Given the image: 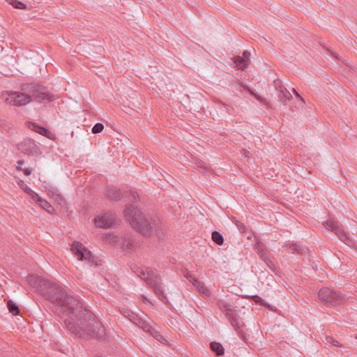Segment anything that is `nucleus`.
I'll use <instances>...</instances> for the list:
<instances>
[{
    "label": "nucleus",
    "instance_id": "obj_1",
    "mask_svg": "<svg viewBox=\"0 0 357 357\" xmlns=\"http://www.w3.org/2000/svg\"><path fill=\"white\" fill-rule=\"evenodd\" d=\"M26 280L53 305V312L63 319L67 328L75 336L89 339L105 335V328L94 314L58 283L35 275H29Z\"/></svg>",
    "mask_w": 357,
    "mask_h": 357
},
{
    "label": "nucleus",
    "instance_id": "obj_2",
    "mask_svg": "<svg viewBox=\"0 0 357 357\" xmlns=\"http://www.w3.org/2000/svg\"><path fill=\"white\" fill-rule=\"evenodd\" d=\"M54 100V96L46 88L36 84H26L22 86V91L8 92L6 101L14 106H24L35 100L39 103H47Z\"/></svg>",
    "mask_w": 357,
    "mask_h": 357
},
{
    "label": "nucleus",
    "instance_id": "obj_3",
    "mask_svg": "<svg viewBox=\"0 0 357 357\" xmlns=\"http://www.w3.org/2000/svg\"><path fill=\"white\" fill-rule=\"evenodd\" d=\"M124 215L130 225L144 236L151 235L159 225L158 220L145 217L139 209L132 205L126 207Z\"/></svg>",
    "mask_w": 357,
    "mask_h": 357
},
{
    "label": "nucleus",
    "instance_id": "obj_4",
    "mask_svg": "<svg viewBox=\"0 0 357 357\" xmlns=\"http://www.w3.org/2000/svg\"><path fill=\"white\" fill-rule=\"evenodd\" d=\"M134 273L146 282V284L153 289L157 297L164 303H167L168 300L165 296L162 286V280L160 277L152 269L147 268L146 270L135 266L132 268Z\"/></svg>",
    "mask_w": 357,
    "mask_h": 357
},
{
    "label": "nucleus",
    "instance_id": "obj_5",
    "mask_svg": "<svg viewBox=\"0 0 357 357\" xmlns=\"http://www.w3.org/2000/svg\"><path fill=\"white\" fill-rule=\"evenodd\" d=\"M71 251L78 260L85 262L89 266L99 265L97 259L82 243L74 241L71 244Z\"/></svg>",
    "mask_w": 357,
    "mask_h": 357
},
{
    "label": "nucleus",
    "instance_id": "obj_6",
    "mask_svg": "<svg viewBox=\"0 0 357 357\" xmlns=\"http://www.w3.org/2000/svg\"><path fill=\"white\" fill-rule=\"evenodd\" d=\"M219 309L225 314V317L229 319L231 326L238 331L243 326V322L237 313L236 308L231 304L219 300L217 303Z\"/></svg>",
    "mask_w": 357,
    "mask_h": 357
},
{
    "label": "nucleus",
    "instance_id": "obj_7",
    "mask_svg": "<svg viewBox=\"0 0 357 357\" xmlns=\"http://www.w3.org/2000/svg\"><path fill=\"white\" fill-rule=\"evenodd\" d=\"M319 298L327 306H335L344 303V297L338 291L325 287L319 290Z\"/></svg>",
    "mask_w": 357,
    "mask_h": 357
},
{
    "label": "nucleus",
    "instance_id": "obj_8",
    "mask_svg": "<svg viewBox=\"0 0 357 357\" xmlns=\"http://www.w3.org/2000/svg\"><path fill=\"white\" fill-rule=\"evenodd\" d=\"M324 225L328 230L334 232L340 240L345 244L348 245L352 244L351 239L349 237L344 229L339 225L338 222L333 219H329L324 223Z\"/></svg>",
    "mask_w": 357,
    "mask_h": 357
},
{
    "label": "nucleus",
    "instance_id": "obj_9",
    "mask_svg": "<svg viewBox=\"0 0 357 357\" xmlns=\"http://www.w3.org/2000/svg\"><path fill=\"white\" fill-rule=\"evenodd\" d=\"M18 149L22 153L27 155H37L38 153V148L35 142L29 138L24 139L18 145Z\"/></svg>",
    "mask_w": 357,
    "mask_h": 357
},
{
    "label": "nucleus",
    "instance_id": "obj_10",
    "mask_svg": "<svg viewBox=\"0 0 357 357\" xmlns=\"http://www.w3.org/2000/svg\"><path fill=\"white\" fill-rule=\"evenodd\" d=\"M115 216L110 213H106L103 215L95 218L94 222L98 227L109 228L112 227L115 222Z\"/></svg>",
    "mask_w": 357,
    "mask_h": 357
},
{
    "label": "nucleus",
    "instance_id": "obj_11",
    "mask_svg": "<svg viewBox=\"0 0 357 357\" xmlns=\"http://www.w3.org/2000/svg\"><path fill=\"white\" fill-rule=\"evenodd\" d=\"M250 54L248 51H244L243 56H237L234 58V62L236 66L241 70H244L247 68L249 63V56Z\"/></svg>",
    "mask_w": 357,
    "mask_h": 357
},
{
    "label": "nucleus",
    "instance_id": "obj_12",
    "mask_svg": "<svg viewBox=\"0 0 357 357\" xmlns=\"http://www.w3.org/2000/svg\"><path fill=\"white\" fill-rule=\"evenodd\" d=\"M286 250L292 254L297 253L301 255H303L305 253L306 248L301 247L297 243H287L283 246Z\"/></svg>",
    "mask_w": 357,
    "mask_h": 357
},
{
    "label": "nucleus",
    "instance_id": "obj_13",
    "mask_svg": "<svg viewBox=\"0 0 357 357\" xmlns=\"http://www.w3.org/2000/svg\"><path fill=\"white\" fill-rule=\"evenodd\" d=\"M33 201L38 203L43 209L49 213H52L54 211L53 206L46 200L42 199L38 195H33Z\"/></svg>",
    "mask_w": 357,
    "mask_h": 357
},
{
    "label": "nucleus",
    "instance_id": "obj_14",
    "mask_svg": "<svg viewBox=\"0 0 357 357\" xmlns=\"http://www.w3.org/2000/svg\"><path fill=\"white\" fill-rule=\"evenodd\" d=\"M107 196L112 200H119L121 197V192L116 187L111 186L107 188Z\"/></svg>",
    "mask_w": 357,
    "mask_h": 357
},
{
    "label": "nucleus",
    "instance_id": "obj_15",
    "mask_svg": "<svg viewBox=\"0 0 357 357\" xmlns=\"http://www.w3.org/2000/svg\"><path fill=\"white\" fill-rule=\"evenodd\" d=\"M122 247L128 251H132L137 247V242L133 238L128 236L123 238L122 241Z\"/></svg>",
    "mask_w": 357,
    "mask_h": 357
},
{
    "label": "nucleus",
    "instance_id": "obj_16",
    "mask_svg": "<svg viewBox=\"0 0 357 357\" xmlns=\"http://www.w3.org/2000/svg\"><path fill=\"white\" fill-rule=\"evenodd\" d=\"M195 165L200 172L203 173L209 172L211 170V167L208 164L198 158L195 159Z\"/></svg>",
    "mask_w": 357,
    "mask_h": 357
},
{
    "label": "nucleus",
    "instance_id": "obj_17",
    "mask_svg": "<svg viewBox=\"0 0 357 357\" xmlns=\"http://www.w3.org/2000/svg\"><path fill=\"white\" fill-rule=\"evenodd\" d=\"M278 96L282 104H286L287 101L292 99V96L290 92L284 88L283 90L278 93Z\"/></svg>",
    "mask_w": 357,
    "mask_h": 357
},
{
    "label": "nucleus",
    "instance_id": "obj_18",
    "mask_svg": "<svg viewBox=\"0 0 357 357\" xmlns=\"http://www.w3.org/2000/svg\"><path fill=\"white\" fill-rule=\"evenodd\" d=\"M29 127L32 130H33L43 136H47L50 133V131L47 128L40 126L35 123H31Z\"/></svg>",
    "mask_w": 357,
    "mask_h": 357
},
{
    "label": "nucleus",
    "instance_id": "obj_19",
    "mask_svg": "<svg viewBox=\"0 0 357 357\" xmlns=\"http://www.w3.org/2000/svg\"><path fill=\"white\" fill-rule=\"evenodd\" d=\"M194 286L197 289V290L204 296H209L211 295L210 290L205 286V284L199 280L198 282H197V283H195Z\"/></svg>",
    "mask_w": 357,
    "mask_h": 357
},
{
    "label": "nucleus",
    "instance_id": "obj_20",
    "mask_svg": "<svg viewBox=\"0 0 357 357\" xmlns=\"http://www.w3.org/2000/svg\"><path fill=\"white\" fill-rule=\"evenodd\" d=\"M210 347L217 356H222L225 353V349L222 345L219 342H212L210 344Z\"/></svg>",
    "mask_w": 357,
    "mask_h": 357
},
{
    "label": "nucleus",
    "instance_id": "obj_21",
    "mask_svg": "<svg viewBox=\"0 0 357 357\" xmlns=\"http://www.w3.org/2000/svg\"><path fill=\"white\" fill-rule=\"evenodd\" d=\"M211 238L214 243L219 245H222L224 243L223 236L219 231H213L211 234Z\"/></svg>",
    "mask_w": 357,
    "mask_h": 357
},
{
    "label": "nucleus",
    "instance_id": "obj_22",
    "mask_svg": "<svg viewBox=\"0 0 357 357\" xmlns=\"http://www.w3.org/2000/svg\"><path fill=\"white\" fill-rule=\"evenodd\" d=\"M7 306L9 310V312L12 313L13 315H17L20 312V310L18 305L15 303H14L12 300H9L7 303Z\"/></svg>",
    "mask_w": 357,
    "mask_h": 357
},
{
    "label": "nucleus",
    "instance_id": "obj_23",
    "mask_svg": "<svg viewBox=\"0 0 357 357\" xmlns=\"http://www.w3.org/2000/svg\"><path fill=\"white\" fill-rule=\"evenodd\" d=\"M244 89L245 90H247L248 91H249V93L253 96L257 100H258L259 102H261V103H263L264 105H266L267 107H269L268 105V102H267V100L262 98L261 96L256 94L252 89H250L248 86H244Z\"/></svg>",
    "mask_w": 357,
    "mask_h": 357
},
{
    "label": "nucleus",
    "instance_id": "obj_24",
    "mask_svg": "<svg viewBox=\"0 0 357 357\" xmlns=\"http://www.w3.org/2000/svg\"><path fill=\"white\" fill-rule=\"evenodd\" d=\"M135 324L142 328L146 332L151 330V326L141 317L137 320Z\"/></svg>",
    "mask_w": 357,
    "mask_h": 357
},
{
    "label": "nucleus",
    "instance_id": "obj_25",
    "mask_svg": "<svg viewBox=\"0 0 357 357\" xmlns=\"http://www.w3.org/2000/svg\"><path fill=\"white\" fill-rule=\"evenodd\" d=\"M9 4L12 5L14 8L18 9H26L27 6L26 4L18 0H8Z\"/></svg>",
    "mask_w": 357,
    "mask_h": 357
},
{
    "label": "nucleus",
    "instance_id": "obj_26",
    "mask_svg": "<svg viewBox=\"0 0 357 357\" xmlns=\"http://www.w3.org/2000/svg\"><path fill=\"white\" fill-rule=\"evenodd\" d=\"M22 184L20 185V188L27 194H29L32 199L33 200V195H38L34 191H33L26 184H25L22 181H21Z\"/></svg>",
    "mask_w": 357,
    "mask_h": 357
},
{
    "label": "nucleus",
    "instance_id": "obj_27",
    "mask_svg": "<svg viewBox=\"0 0 357 357\" xmlns=\"http://www.w3.org/2000/svg\"><path fill=\"white\" fill-rule=\"evenodd\" d=\"M273 86L275 89L279 93L280 91L283 90L285 86L283 84L282 82L280 79H276L273 82Z\"/></svg>",
    "mask_w": 357,
    "mask_h": 357
},
{
    "label": "nucleus",
    "instance_id": "obj_28",
    "mask_svg": "<svg viewBox=\"0 0 357 357\" xmlns=\"http://www.w3.org/2000/svg\"><path fill=\"white\" fill-rule=\"evenodd\" d=\"M127 314H124L126 317L128 318V319L132 321L133 324H135L137 320L140 317L138 314L132 312H126Z\"/></svg>",
    "mask_w": 357,
    "mask_h": 357
},
{
    "label": "nucleus",
    "instance_id": "obj_29",
    "mask_svg": "<svg viewBox=\"0 0 357 357\" xmlns=\"http://www.w3.org/2000/svg\"><path fill=\"white\" fill-rule=\"evenodd\" d=\"M104 126L100 123H96L92 128V132L94 134L99 133L102 131Z\"/></svg>",
    "mask_w": 357,
    "mask_h": 357
},
{
    "label": "nucleus",
    "instance_id": "obj_30",
    "mask_svg": "<svg viewBox=\"0 0 357 357\" xmlns=\"http://www.w3.org/2000/svg\"><path fill=\"white\" fill-rule=\"evenodd\" d=\"M326 341L329 344H332V345H334V346H336V347H341L342 346V344L338 341L335 340L333 337L326 336Z\"/></svg>",
    "mask_w": 357,
    "mask_h": 357
},
{
    "label": "nucleus",
    "instance_id": "obj_31",
    "mask_svg": "<svg viewBox=\"0 0 357 357\" xmlns=\"http://www.w3.org/2000/svg\"><path fill=\"white\" fill-rule=\"evenodd\" d=\"M264 262L266 264V266L273 272L276 271V267L274 263L271 260L269 257H268Z\"/></svg>",
    "mask_w": 357,
    "mask_h": 357
},
{
    "label": "nucleus",
    "instance_id": "obj_32",
    "mask_svg": "<svg viewBox=\"0 0 357 357\" xmlns=\"http://www.w3.org/2000/svg\"><path fill=\"white\" fill-rule=\"evenodd\" d=\"M118 237L113 234H109L105 236V240L110 243H114L117 241Z\"/></svg>",
    "mask_w": 357,
    "mask_h": 357
},
{
    "label": "nucleus",
    "instance_id": "obj_33",
    "mask_svg": "<svg viewBox=\"0 0 357 357\" xmlns=\"http://www.w3.org/2000/svg\"><path fill=\"white\" fill-rule=\"evenodd\" d=\"M147 333H150L156 340H159L158 337H160L161 338H162V335H160V333L158 331H155L151 326V330L150 331H147Z\"/></svg>",
    "mask_w": 357,
    "mask_h": 357
},
{
    "label": "nucleus",
    "instance_id": "obj_34",
    "mask_svg": "<svg viewBox=\"0 0 357 357\" xmlns=\"http://www.w3.org/2000/svg\"><path fill=\"white\" fill-rule=\"evenodd\" d=\"M257 252L263 261L268 257L266 252L262 249L258 248Z\"/></svg>",
    "mask_w": 357,
    "mask_h": 357
},
{
    "label": "nucleus",
    "instance_id": "obj_35",
    "mask_svg": "<svg viewBox=\"0 0 357 357\" xmlns=\"http://www.w3.org/2000/svg\"><path fill=\"white\" fill-rule=\"evenodd\" d=\"M185 277L193 285H195V283H197V282L199 281L197 278L190 273H188Z\"/></svg>",
    "mask_w": 357,
    "mask_h": 357
},
{
    "label": "nucleus",
    "instance_id": "obj_36",
    "mask_svg": "<svg viewBox=\"0 0 357 357\" xmlns=\"http://www.w3.org/2000/svg\"><path fill=\"white\" fill-rule=\"evenodd\" d=\"M130 200L132 202H135L138 199V194L135 192H130Z\"/></svg>",
    "mask_w": 357,
    "mask_h": 357
},
{
    "label": "nucleus",
    "instance_id": "obj_37",
    "mask_svg": "<svg viewBox=\"0 0 357 357\" xmlns=\"http://www.w3.org/2000/svg\"><path fill=\"white\" fill-rule=\"evenodd\" d=\"M293 92L295 94L296 97L298 98V100H299L300 101H301L303 103L305 102L304 99L300 96V94L296 91V89H294Z\"/></svg>",
    "mask_w": 357,
    "mask_h": 357
},
{
    "label": "nucleus",
    "instance_id": "obj_38",
    "mask_svg": "<svg viewBox=\"0 0 357 357\" xmlns=\"http://www.w3.org/2000/svg\"><path fill=\"white\" fill-rule=\"evenodd\" d=\"M23 172H24V174L26 175V176H29L31 174L32 172V169L31 168H25L23 169Z\"/></svg>",
    "mask_w": 357,
    "mask_h": 357
},
{
    "label": "nucleus",
    "instance_id": "obj_39",
    "mask_svg": "<svg viewBox=\"0 0 357 357\" xmlns=\"http://www.w3.org/2000/svg\"><path fill=\"white\" fill-rule=\"evenodd\" d=\"M253 301L256 303H260L261 301H262V298L259 296H254Z\"/></svg>",
    "mask_w": 357,
    "mask_h": 357
},
{
    "label": "nucleus",
    "instance_id": "obj_40",
    "mask_svg": "<svg viewBox=\"0 0 357 357\" xmlns=\"http://www.w3.org/2000/svg\"><path fill=\"white\" fill-rule=\"evenodd\" d=\"M142 298L144 303H151V301L145 296L142 295Z\"/></svg>",
    "mask_w": 357,
    "mask_h": 357
},
{
    "label": "nucleus",
    "instance_id": "obj_41",
    "mask_svg": "<svg viewBox=\"0 0 357 357\" xmlns=\"http://www.w3.org/2000/svg\"><path fill=\"white\" fill-rule=\"evenodd\" d=\"M24 160H18V161H17V164H18V165H19V166H17V168L18 169H22V168H21L20 166V165H23V164H24Z\"/></svg>",
    "mask_w": 357,
    "mask_h": 357
},
{
    "label": "nucleus",
    "instance_id": "obj_42",
    "mask_svg": "<svg viewBox=\"0 0 357 357\" xmlns=\"http://www.w3.org/2000/svg\"><path fill=\"white\" fill-rule=\"evenodd\" d=\"M158 341L165 344L167 341L162 337V338H161L160 337H158Z\"/></svg>",
    "mask_w": 357,
    "mask_h": 357
},
{
    "label": "nucleus",
    "instance_id": "obj_43",
    "mask_svg": "<svg viewBox=\"0 0 357 357\" xmlns=\"http://www.w3.org/2000/svg\"><path fill=\"white\" fill-rule=\"evenodd\" d=\"M158 341L165 344L167 341L162 337V338H161L160 337H158Z\"/></svg>",
    "mask_w": 357,
    "mask_h": 357
},
{
    "label": "nucleus",
    "instance_id": "obj_44",
    "mask_svg": "<svg viewBox=\"0 0 357 357\" xmlns=\"http://www.w3.org/2000/svg\"><path fill=\"white\" fill-rule=\"evenodd\" d=\"M356 339H357V335H356Z\"/></svg>",
    "mask_w": 357,
    "mask_h": 357
}]
</instances>
